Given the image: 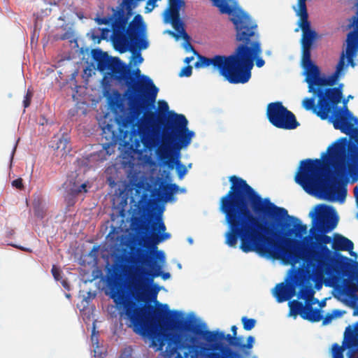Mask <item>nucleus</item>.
Segmentation results:
<instances>
[{
  "label": "nucleus",
  "mask_w": 358,
  "mask_h": 358,
  "mask_svg": "<svg viewBox=\"0 0 358 358\" xmlns=\"http://www.w3.org/2000/svg\"><path fill=\"white\" fill-rule=\"evenodd\" d=\"M230 180L231 190L222 200V210L229 224L227 244L235 247L239 238L243 252H255L264 257L279 259L294 266L303 263L309 278L322 280L327 271V264L317 255L292 253L262 236L265 234L299 238L306 233V226L294 217H290L291 223L285 222L284 218L287 216L285 209L258 197L243 180L233 176Z\"/></svg>",
  "instance_id": "1"
},
{
  "label": "nucleus",
  "mask_w": 358,
  "mask_h": 358,
  "mask_svg": "<svg viewBox=\"0 0 358 358\" xmlns=\"http://www.w3.org/2000/svg\"><path fill=\"white\" fill-rule=\"evenodd\" d=\"M347 148L350 155L355 152L347 138H341L328 148L321 159L301 162L296 182L316 197L343 202L347 195L344 182L358 180L356 167L345 164Z\"/></svg>",
  "instance_id": "2"
},
{
  "label": "nucleus",
  "mask_w": 358,
  "mask_h": 358,
  "mask_svg": "<svg viewBox=\"0 0 358 358\" xmlns=\"http://www.w3.org/2000/svg\"><path fill=\"white\" fill-rule=\"evenodd\" d=\"M221 13L229 15L236 30L238 45L233 55L229 57L216 55L212 57H199L196 68H210L224 78H250L253 62L261 68L265 64L260 57L262 48L258 40L251 41L255 34L257 24L244 12L235 0H210Z\"/></svg>",
  "instance_id": "3"
},
{
  "label": "nucleus",
  "mask_w": 358,
  "mask_h": 358,
  "mask_svg": "<svg viewBox=\"0 0 358 358\" xmlns=\"http://www.w3.org/2000/svg\"><path fill=\"white\" fill-rule=\"evenodd\" d=\"M306 0H298L297 7H294L296 15L299 17L298 24L299 28L295 31H299V28L302 30L303 37L301 45L303 49V55L301 59V65L303 68H310L308 80H312L311 73L314 75L318 73V67L315 66L310 60V48L314 42L319 39V35L313 30L308 20V14L306 8ZM357 12L355 15L351 20V27L353 31L349 34L347 40V48L345 57L348 63H352V57L358 51V0L357 3Z\"/></svg>",
  "instance_id": "4"
},
{
  "label": "nucleus",
  "mask_w": 358,
  "mask_h": 358,
  "mask_svg": "<svg viewBox=\"0 0 358 358\" xmlns=\"http://www.w3.org/2000/svg\"><path fill=\"white\" fill-rule=\"evenodd\" d=\"M157 0H148L145 7L147 13L151 12L155 7V3ZM184 6L183 0H169V8L164 13V22L166 24L171 23L175 29L176 33L171 31H166L164 34H169L175 38L176 41L180 43L181 47L186 52L193 50L189 38L184 31L182 23L178 18V10Z\"/></svg>",
  "instance_id": "5"
},
{
  "label": "nucleus",
  "mask_w": 358,
  "mask_h": 358,
  "mask_svg": "<svg viewBox=\"0 0 358 358\" xmlns=\"http://www.w3.org/2000/svg\"><path fill=\"white\" fill-rule=\"evenodd\" d=\"M309 216L315 224L313 229L321 232L334 229L338 222L336 212L331 206L327 205L315 206L310 212Z\"/></svg>",
  "instance_id": "6"
},
{
  "label": "nucleus",
  "mask_w": 358,
  "mask_h": 358,
  "mask_svg": "<svg viewBox=\"0 0 358 358\" xmlns=\"http://www.w3.org/2000/svg\"><path fill=\"white\" fill-rule=\"evenodd\" d=\"M267 114L270 122L277 127L293 129L297 127L294 115L280 103L269 104Z\"/></svg>",
  "instance_id": "7"
},
{
  "label": "nucleus",
  "mask_w": 358,
  "mask_h": 358,
  "mask_svg": "<svg viewBox=\"0 0 358 358\" xmlns=\"http://www.w3.org/2000/svg\"><path fill=\"white\" fill-rule=\"evenodd\" d=\"M170 120L175 124L178 137V142L174 148L180 150L187 147L194 136V133L186 128L187 120L185 116L178 114H172Z\"/></svg>",
  "instance_id": "8"
},
{
  "label": "nucleus",
  "mask_w": 358,
  "mask_h": 358,
  "mask_svg": "<svg viewBox=\"0 0 358 358\" xmlns=\"http://www.w3.org/2000/svg\"><path fill=\"white\" fill-rule=\"evenodd\" d=\"M97 24L100 26L98 30H94V31L92 34V38L96 43L100 42V38L105 39L109 36V33H113L114 35V44L117 49H119L120 51H124L123 49L119 48V38L115 36L117 32V27L113 24V19H106L103 18H97L96 20Z\"/></svg>",
  "instance_id": "9"
},
{
  "label": "nucleus",
  "mask_w": 358,
  "mask_h": 358,
  "mask_svg": "<svg viewBox=\"0 0 358 358\" xmlns=\"http://www.w3.org/2000/svg\"><path fill=\"white\" fill-rule=\"evenodd\" d=\"M308 303H314L313 297V292L308 294L304 297ZM289 315L296 317L300 315L303 319L308 320L313 322H317L320 320V313L319 311L313 310L309 308V304H307L305 308H302L301 304L298 301H292L289 303Z\"/></svg>",
  "instance_id": "10"
},
{
  "label": "nucleus",
  "mask_w": 358,
  "mask_h": 358,
  "mask_svg": "<svg viewBox=\"0 0 358 358\" xmlns=\"http://www.w3.org/2000/svg\"><path fill=\"white\" fill-rule=\"evenodd\" d=\"M334 294L348 306L358 308V286L355 284L348 282L343 287L337 286Z\"/></svg>",
  "instance_id": "11"
},
{
  "label": "nucleus",
  "mask_w": 358,
  "mask_h": 358,
  "mask_svg": "<svg viewBox=\"0 0 358 358\" xmlns=\"http://www.w3.org/2000/svg\"><path fill=\"white\" fill-rule=\"evenodd\" d=\"M146 25L141 15H136L130 25V29L136 34V36L131 38L132 45L136 48L143 50L148 47V42L145 34Z\"/></svg>",
  "instance_id": "12"
},
{
  "label": "nucleus",
  "mask_w": 358,
  "mask_h": 358,
  "mask_svg": "<svg viewBox=\"0 0 358 358\" xmlns=\"http://www.w3.org/2000/svg\"><path fill=\"white\" fill-rule=\"evenodd\" d=\"M358 343V324L345 330L344 342L342 346L333 345L331 354L333 358H343V352Z\"/></svg>",
  "instance_id": "13"
},
{
  "label": "nucleus",
  "mask_w": 358,
  "mask_h": 358,
  "mask_svg": "<svg viewBox=\"0 0 358 358\" xmlns=\"http://www.w3.org/2000/svg\"><path fill=\"white\" fill-rule=\"evenodd\" d=\"M152 255H153V259L149 265L147 273L155 276H162L164 280L169 279L170 278V274L169 273H164L161 271V269L165 264L164 252L156 250L152 252Z\"/></svg>",
  "instance_id": "14"
},
{
  "label": "nucleus",
  "mask_w": 358,
  "mask_h": 358,
  "mask_svg": "<svg viewBox=\"0 0 358 358\" xmlns=\"http://www.w3.org/2000/svg\"><path fill=\"white\" fill-rule=\"evenodd\" d=\"M165 226L161 220H158L152 226V232L151 236L148 238L149 242L153 245H156L169 238V235L164 233Z\"/></svg>",
  "instance_id": "15"
},
{
  "label": "nucleus",
  "mask_w": 358,
  "mask_h": 358,
  "mask_svg": "<svg viewBox=\"0 0 358 358\" xmlns=\"http://www.w3.org/2000/svg\"><path fill=\"white\" fill-rule=\"evenodd\" d=\"M278 302L288 300L294 295V288L288 282L278 285L273 291Z\"/></svg>",
  "instance_id": "16"
},
{
  "label": "nucleus",
  "mask_w": 358,
  "mask_h": 358,
  "mask_svg": "<svg viewBox=\"0 0 358 358\" xmlns=\"http://www.w3.org/2000/svg\"><path fill=\"white\" fill-rule=\"evenodd\" d=\"M333 248L338 250L349 251L352 257L357 258V255L352 251L353 243L349 239L338 234H336L333 238Z\"/></svg>",
  "instance_id": "17"
},
{
  "label": "nucleus",
  "mask_w": 358,
  "mask_h": 358,
  "mask_svg": "<svg viewBox=\"0 0 358 358\" xmlns=\"http://www.w3.org/2000/svg\"><path fill=\"white\" fill-rule=\"evenodd\" d=\"M138 88L141 92L150 94L154 98H155L158 90L153 85L152 80L147 76H142L139 79Z\"/></svg>",
  "instance_id": "18"
},
{
  "label": "nucleus",
  "mask_w": 358,
  "mask_h": 358,
  "mask_svg": "<svg viewBox=\"0 0 358 358\" xmlns=\"http://www.w3.org/2000/svg\"><path fill=\"white\" fill-rule=\"evenodd\" d=\"M168 164L172 169H176L180 178L183 177L187 171V167L180 164L178 156L176 158H173Z\"/></svg>",
  "instance_id": "19"
},
{
  "label": "nucleus",
  "mask_w": 358,
  "mask_h": 358,
  "mask_svg": "<svg viewBox=\"0 0 358 358\" xmlns=\"http://www.w3.org/2000/svg\"><path fill=\"white\" fill-rule=\"evenodd\" d=\"M64 187L67 191H69L71 193H73V194L77 193V192H86L85 184H82L81 185L79 186L76 181L72 182L71 180L67 181L64 184Z\"/></svg>",
  "instance_id": "20"
},
{
  "label": "nucleus",
  "mask_w": 358,
  "mask_h": 358,
  "mask_svg": "<svg viewBox=\"0 0 358 358\" xmlns=\"http://www.w3.org/2000/svg\"><path fill=\"white\" fill-rule=\"evenodd\" d=\"M142 143L145 148V151L150 149L155 145V134L154 132L148 133L147 136H143Z\"/></svg>",
  "instance_id": "21"
},
{
  "label": "nucleus",
  "mask_w": 358,
  "mask_h": 358,
  "mask_svg": "<svg viewBox=\"0 0 358 358\" xmlns=\"http://www.w3.org/2000/svg\"><path fill=\"white\" fill-rule=\"evenodd\" d=\"M56 149L57 150L58 155L63 156L64 155L66 154L67 152L69 151L66 140H65V139L59 140V144L57 146Z\"/></svg>",
  "instance_id": "22"
},
{
  "label": "nucleus",
  "mask_w": 358,
  "mask_h": 358,
  "mask_svg": "<svg viewBox=\"0 0 358 358\" xmlns=\"http://www.w3.org/2000/svg\"><path fill=\"white\" fill-rule=\"evenodd\" d=\"M242 322L244 329L247 331L251 330L255 326L256 324V321L255 320L248 319L245 317H242Z\"/></svg>",
  "instance_id": "23"
},
{
  "label": "nucleus",
  "mask_w": 358,
  "mask_h": 358,
  "mask_svg": "<svg viewBox=\"0 0 358 358\" xmlns=\"http://www.w3.org/2000/svg\"><path fill=\"white\" fill-rule=\"evenodd\" d=\"M156 311L159 314V316H165L168 314L169 307L166 304H157Z\"/></svg>",
  "instance_id": "24"
},
{
  "label": "nucleus",
  "mask_w": 358,
  "mask_h": 358,
  "mask_svg": "<svg viewBox=\"0 0 358 358\" xmlns=\"http://www.w3.org/2000/svg\"><path fill=\"white\" fill-rule=\"evenodd\" d=\"M143 57L140 54L134 55L130 60L129 64L130 65H136V64H140L143 62Z\"/></svg>",
  "instance_id": "25"
},
{
  "label": "nucleus",
  "mask_w": 358,
  "mask_h": 358,
  "mask_svg": "<svg viewBox=\"0 0 358 358\" xmlns=\"http://www.w3.org/2000/svg\"><path fill=\"white\" fill-rule=\"evenodd\" d=\"M192 66H186V67H184L181 69V71H180L179 73V76L180 77H184V76H191L192 74Z\"/></svg>",
  "instance_id": "26"
},
{
  "label": "nucleus",
  "mask_w": 358,
  "mask_h": 358,
  "mask_svg": "<svg viewBox=\"0 0 358 358\" xmlns=\"http://www.w3.org/2000/svg\"><path fill=\"white\" fill-rule=\"evenodd\" d=\"M255 342V339L253 336H249L247 338L246 343L242 345L243 349H251Z\"/></svg>",
  "instance_id": "27"
},
{
  "label": "nucleus",
  "mask_w": 358,
  "mask_h": 358,
  "mask_svg": "<svg viewBox=\"0 0 358 358\" xmlns=\"http://www.w3.org/2000/svg\"><path fill=\"white\" fill-rule=\"evenodd\" d=\"M12 185L17 189H21L22 187V180L21 178L15 180L13 181Z\"/></svg>",
  "instance_id": "28"
},
{
  "label": "nucleus",
  "mask_w": 358,
  "mask_h": 358,
  "mask_svg": "<svg viewBox=\"0 0 358 358\" xmlns=\"http://www.w3.org/2000/svg\"><path fill=\"white\" fill-rule=\"evenodd\" d=\"M159 110L162 111V112H164L166 111L169 106H168V103L166 102V101H159Z\"/></svg>",
  "instance_id": "29"
},
{
  "label": "nucleus",
  "mask_w": 358,
  "mask_h": 358,
  "mask_svg": "<svg viewBox=\"0 0 358 358\" xmlns=\"http://www.w3.org/2000/svg\"><path fill=\"white\" fill-rule=\"evenodd\" d=\"M52 275L54 276V278L58 280L59 279V269L56 267V266H53L52 268Z\"/></svg>",
  "instance_id": "30"
},
{
  "label": "nucleus",
  "mask_w": 358,
  "mask_h": 358,
  "mask_svg": "<svg viewBox=\"0 0 358 358\" xmlns=\"http://www.w3.org/2000/svg\"><path fill=\"white\" fill-rule=\"evenodd\" d=\"M112 297L114 299V301L115 302L116 305H120L122 303V300H123V298H121L120 295L118 294H114L112 296Z\"/></svg>",
  "instance_id": "31"
},
{
  "label": "nucleus",
  "mask_w": 358,
  "mask_h": 358,
  "mask_svg": "<svg viewBox=\"0 0 358 358\" xmlns=\"http://www.w3.org/2000/svg\"><path fill=\"white\" fill-rule=\"evenodd\" d=\"M343 313H344L341 310H336L331 313V318H337V317H341Z\"/></svg>",
  "instance_id": "32"
},
{
  "label": "nucleus",
  "mask_w": 358,
  "mask_h": 358,
  "mask_svg": "<svg viewBox=\"0 0 358 358\" xmlns=\"http://www.w3.org/2000/svg\"><path fill=\"white\" fill-rule=\"evenodd\" d=\"M31 96V93L29 92H28L26 95L25 100L24 101V107H27L29 105Z\"/></svg>",
  "instance_id": "33"
},
{
  "label": "nucleus",
  "mask_w": 358,
  "mask_h": 358,
  "mask_svg": "<svg viewBox=\"0 0 358 358\" xmlns=\"http://www.w3.org/2000/svg\"><path fill=\"white\" fill-rule=\"evenodd\" d=\"M322 241L325 244L330 243L331 241V238L328 236H323Z\"/></svg>",
  "instance_id": "34"
},
{
  "label": "nucleus",
  "mask_w": 358,
  "mask_h": 358,
  "mask_svg": "<svg viewBox=\"0 0 358 358\" xmlns=\"http://www.w3.org/2000/svg\"><path fill=\"white\" fill-rule=\"evenodd\" d=\"M194 59L193 57H188L185 59V63L189 64Z\"/></svg>",
  "instance_id": "35"
},
{
  "label": "nucleus",
  "mask_w": 358,
  "mask_h": 358,
  "mask_svg": "<svg viewBox=\"0 0 358 358\" xmlns=\"http://www.w3.org/2000/svg\"><path fill=\"white\" fill-rule=\"evenodd\" d=\"M164 190H165L166 192H169V191H171V192H172V191L175 190V188H173L172 186H167V187H166L164 188Z\"/></svg>",
  "instance_id": "36"
},
{
  "label": "nucleus",
  "mask_w": 358,
  "mask_h": 358,
  "mask_svg": "<svg viewBox=\"0 0 358 358\" xmlns=\"http://www.w3.org/2000/svg\"><path fill=\"white\" fill-rule=\"evenodd\" d=\"M160 196H162V199H163L165 201H167L169 199V198H168L167 195H166V196L164 195V193H161Z\"/></svg>",
  "instance_id": "37"
},
{
  "label": "nucleus",
  "mask_w": 358,
  "mask_h": 358,
  "mask_svg": "<svg viewBox=\"0 0 358 358\" xmlns=\"http://www.w3.org/2000/svg\"><path fill=\"white\" fill-rule=\"evenodd\" d=\"M135 331L139 334H145V333L144 331H141L137 327H135Z\"/></svg>",
  "instance_id": "38"
},
{
  "label": "nucleus",
  "mask_w": 358,
  "mask_h": 358,
  "mask_svg": "<svg viewBox=\"0 0 358 358\" xmlns=\"http://www.w3.org/2000/svg\"><path fill=\"white\" fill-rule=\"evenodd\" d=\"M135 75L136 76V77H138V78H140V70L138 69H136V72H135Z\"/></svg>",
  "instance_id": "39"
},
{
  "label": "nucleus",
  "mask_w": 358,
  "mask_h": 358,
  "mask_svg": "<svg viewBox=\"0 0 358 358\" xmlns=\"http://www.w3.org/2000/svg\"><path fill=\"white\" fill-rule=\"evenodd\" d=\"M236 326H233L232 328H231V330L232 331L234 332V334H236Z\"/></svg>",
  "instance_id": "40"
},
{
  "label": "nucleus",
  "mask_w": 358,
  "mask_h": 358,
  "mask_svg": "<svg viewBox=\"0 0 358 358\" xmlns=\"http://www.w3.org/2000/svg\"><path fill=\"white\" fill-rule=\"evenodd\" d=\"M95 340H96V338L94 335H92V341L94 343L95 341Z\"/></svg>",
  "instance_id": "41"
},
{
  "label": "nucleus",
  "mask_w": 358,
  "mask_h": 358,
  "mask_svg": "<svg viewBox=\"0 0 358 358\" xmlns=\"http://www.w3.org/2000/svg\"><path fill=\"white\" fill-rule=\"evenodd\" d=\"M62 284H63V286H64V287L68 288V285H67V283L66 282V281H63V282H62Z\"/></svg>",
  "instance_id": "42"
},
{
  "label": "nucleus",
  "mask_w": 358,
  "mask_h": 358,
  "mask_svg": "<svg viewBox=\"0 0 358 358\" xmlns=\"http://www.w3.org/2000/svg\"><path fill=\"white\" fill-rule=\"evenodd\" d=\"M138 151H139V149H138V148H137L136 150H134V155L137 154V152H138Z\"/></svg>",
  "instance_id": "43"
},
{
  "label": "nucleus",
  "mask_w": 358,
  "mask_h": 358,
  "mask_svg": "<svg viewBox=\"0 0 358 358\" xmlns=\"http://www.w3.org/2000/svg\"><path fill=\"white\" fill-rule=\"evenodd\" d=\"M152 345L155 346V347L157 346V344L155 343V341H152Z\"/></svg>",
  "instance_id": "44"
},
{
  "label": "nucleus",
  "mask_w": 358,
  "mask_h": 358,
  "mask_svg": "<svg viewBox=\"0 0 358 358\" xmlns=\"http://www.w3.org/2000/svg\"><path fill=\"white\" fill-rule=\"evenodd\" d=\"M355 315L358 314V311H357V310H356V311L355 312Z\"/></svg>",
  "instance_id": "45"
},
{
  "label": "nucleus",
  "mask_w": 358,
  "mask_h": 358,
  "mask_svg": "<svg viewBox=\"0 0 358 358\" xmlns=\"http://www.w3.org/2000/svg\"><path fill=\"white\" fill-rule=\"evenodd\" d=\"M350 358H353V357H350Z\"/></svg>",
  "instance_id": "46"
}]
</instances>
